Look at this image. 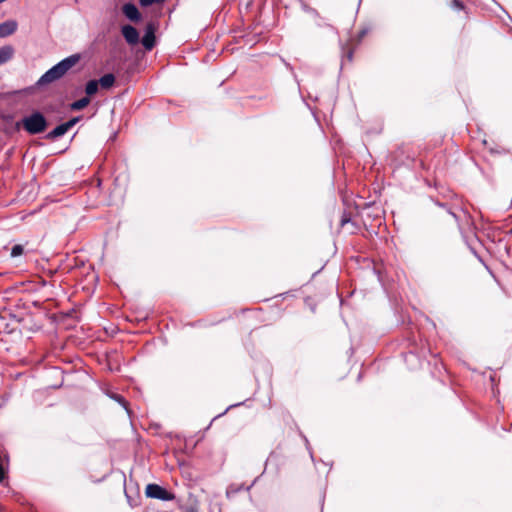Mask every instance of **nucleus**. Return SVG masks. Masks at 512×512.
Instances as JSON below:
<instances>
[{
	"label": "nucleus",
	"mask_w": 512,
	"mask_h": 512,
	"mask_svg": "<svg viewBox=\"0 0 512 512\" xmlns=\"http://www.w3.org/2000/svg\"><path fill=\"white\" fill-rule=\"evenodd\" d=\"M22 125L29 134L34 135L39 134L46 129L47 121L40 112H34L23 118Z\"/></svg>",
	"instance_id": "nucleus-2"
},
{
	"label": "nucleus",
	"mask_w": 512,
	"mask_h": 512,
	"mask_svg": "<svg viewBox=\"0 0 512 512\" xmlns=\"http://www.w3.org/2000/svg\"><path fill=\"white\" fill-rule=\"evenodd\" d=\"M451 6L456 10H463L465 8L464 4L459 0H451Z\"/></svg>",
	"instance_id": "nucleus-16"
},
{
	"label": "nucleus",
	"mask_w": 512,
	"mask_h": 512,
	"mask_svg": "<svg viewBox=\"0 0 512 512\" xmlns=\"http://www.w3.org/2000/svg\"><path fill=\"white\" fill-rule=\"evenodd\" d=\"M80 60L78 54H73L46 71L37 81L38 86H43L52 83L62 78L73 66Z\"/></svg>",
	"instance_id": "nucleus-1"
},
{
	"label": "nucleus",
	"mask_w": 512,
	"mask_h": 512,
	"mask_svg": "<svg viewBox=\"0 0 512 512\" xmlns=\"http://www.w3.org/2000/svg\"><path fill=\"white\" fill-rule=\"evenodd\" d=\"M144 48L150 51L155 45L154 27L152 24L147 25L145 34L142 38Z\"/></svg>",
	"instance_id": "nucleus-7"
},
{
	"label": "nucleus",
	"mask_w": 512,
	"mask_h": 512,
	"mask_svg": "<svg viewBox=\"0 0 512 512\" xmlns=\"http://www.w3.org/2000/svg\"><path fill=\"white\" fill-rule=\"evenodd\" d=\"M89 103H90L89 97H83V98L71 103L70 108L73 111H79V110H82L85 107H87L89 105Z\"/></svg>",
	"instance_id": "nucleus-11"
},
{
	"label": "nucleus",
	"mask_w": 512,
	"mask_h": 512,
	"mask_svg": "<svg viewBox=\"0 0 512 512\" xmlns=\"http://www.w3.org/2000/svg\"><path fill=\"white\" fill-rule=\"evenodd\" d=\"M79 121V117H74L69 121L62 123L56 126L52 131L47 134L48 139H56L68 132L77 122Z\"/></svg>",
	"instance_id": "nucleus-4"
},
{
	"label": "nucleus",
	"mask_w": 512,
	"mask_h": 512,
	"mask_svg": "<svg viewBox=\"0 0 512 512\" xmlns=\"http://www.w3.org/2000/svg\"><path fill=\"white\" fill-rule=\"evenodd\" d=\"M14 55V49L12 46L6 45L0 47V65L8 62Z\"/></svg>",
	"instance_id": "nucleus-9"
},
{
	"label": "nucleus",
	"mask_w": 512,
	"mask_h": 512,
	"mask_svg": "<svg viewBox=\"0 0 512 512\" xmlns=\"http://www.w3.org/2000/svg\"><path fill=\"white\" fill-rule=\"evenodd\" d=\"M99 84L97 80H90L85 86V92L88 96H92L97 93Z\"/></svg>",
	"instance_id": "nucleus-12"
},
{
	"label": "nucleus",
	"mask_w": 512,
	"mask_h": 512,
	"mask_svg": "<svg viewBox=\"0 0 512 512\" xmlns=\"http://www.w3.org/2000/svg\"><path fill=\"white\" fill-rule=\"evenodd\" d=\"M5 479V471L2 464L0 463V483Z\"/></svg>",
	"instance_id": "nucleus-17"
},
{
	"label": "nucleus",
	"mask_w": 512,
	"mask_h": 512,
	"mask_svg": "<svg viewBox=\"0 0 512 512\" xmlns=\"http://www.w3.org/2000/svg\"><path fill=\"white\" fill-rule=\"evenodd\" d=\"M123 14L131 21L138 22L141 19V14L138 8L132 3H126L122 7Z\"/></svg>",
	"instance_id": "nucleus-6"
},
{
	"label": "nucleus",
	"mask_w": 512,
	"mask_h": 512,
	"mask_svg": "<svg viewBox=\"0 0 512 512\" xmlns=\"http://www.w3.org/2000/svg\"><path fill=\"white\" fill-rule=\"evenodd\" d=\"M23 253V247L22 245H14L11 249V256L12 257H17V256H20L21 254Z\"/></svg>",
	"instance_id": "nucleus-14"
},
{
	"label": "nucleus",
	"mask_w": 512,
	"mask_h": 512,
	"mask_svg": "<svg viewBox=\"0 0 512 512\" xmlns=\"http://www.w3.org/2000/svg\"><path fill=\"white\" fill-rule=\"evenodd\" d=\"M121 33L129 45H136L139 42V33L137 29L131 25H124Z\"/></svg>",
	"instance_id": "nucleus-5"
},
{
	"label": "nucleus",
	"mask_w": 512,
	"mask_h": 512,
	"mask_svg": "<svg viewBox=\"0 0 512 512\" xmlns=\"http://www.w3.org/2000/svg\"><path fill=\"white\" fill-rule=\"evenodd\" d=\"M348 222H349V218L346 215H343L341 222H340L341 226H344Z\"/></svg>",
	"instance_id": "nucleus-18"
},
{
	"label": "nucleus",
	"mask_w": 512,
	"mask_h": 512,
	"mask_svg": "<svg viewBox=\"0 0 512 512\" xmlns=\"http://www.w3.org/2000/svg\"><path fill=\"white\" fill-rule=\"evenodd\" d=\"M109 396L126 408V401L121 395L112 393Z\"/></svg>",
	"instance_id": "nucleus-15"
},
{
	"label": "nucleus",
	"mask_w": 512,
	"mask_h": 512,
	"mask_svg": "<svg viewBox=\"0 0 512 512\" xmlns=\"http://www.w3.org/2000/svg\"><path fill=\"white\" fill-rule=\"evenodd\" d=\"M148 498L170 501L174 499V495L158 484H148L145 489Z\"/></svg>",
	"instance_id": "nucleus-3"
},
{
	"label": "nucleus",
	"mask_w": 512,
	"mask_h": 512,
	"mask_svg": "<svg viewBox=\"0 0 512 512\" xmlns=\"http://www.w3.org/2000/svg\"><path fill=\"white\" fill-rule=\"evenodd\" d=\"M165 0H139V3L142 7H148V6H151L153 4H161L163 3Z\"/></svg>",
	"instance_id": "nucleus-13"
},
{
	"label": "nucleus",
	"mask_w": 512,
	"mask_h": 512,
	"mask_svg": "<svg viewBox=\"0 0 512 512\" xmlns=\"http://www.w3.org/2000/svg\"><path fill=\"white\" fill-rule=\"evenodd\" d=\"M115 83V76L112 74V73H107L105 75H103L99 80H98V84L103 88V89H109L111 88Z\"/></svg>",
	"instance_id": "nucleus-10"
},
{
	"label": "nucleus",
	"mask_w": 512,
	"mask_h": 512,
	"mask_svg": "<svg viewBox=\"0 0 512 512\" xmlns=\"http://www.w3.org/2000/svg\"><path fill=\"white\" fill-rule=\"evenodd\" d=\"M17 30V23L15 21H6L0 24V38H5L12 35Z\"/></svg>",
	"instance_id": "nucleus-8"
}]
</instances>
